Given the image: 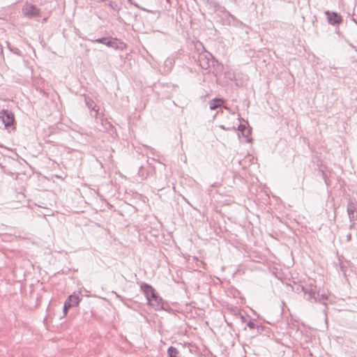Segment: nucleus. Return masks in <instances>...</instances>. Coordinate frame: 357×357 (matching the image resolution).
<instances>
[{"instance_id":"obj_21","label":"nucleus","mask_w":357,"mask_h":357,"mask_svg":"<svg viewBox=\"0 0 357 357\" xmlns=\"http://www.w3.org/2000/svg\"><path fill=\"white\" fill-rule=\"evenodd\" d=\"M220 128L222 130H232V129H235V127L233 126V127H228V128H226L225 126L223 125H221L220 126Z\"/></svg>"},{"instance_id":"obj_22","label":"nucleus","mask_w":357,"mask_h":357,"mask_svg":"<svg viewBox=\"0 0 357 357\" xmlns=\"http://www.w3.org/2000/svg\"><path fill=\"white\" fill-rule=\"evenodd\" d=\"M347 241H351V234L350 233L347 234Z\"/></svg>"},{"instance_id":"obj_25","label":"nucleus","mask_w":357,"mask_h":357,"mask_svg":"<svg viewBox=\"0 0 357 357\" xmlns=\"http://www.w3.org/2000/svg\"><path fill=\"white\" fill-rule=\"evenodd\" d=\"M142 170V168L141 167L139 171V174H140L141 171Z\"/></svg>"},{"instance_id":"obj_14","label":"nucleus","mask_w":357,"mask_h":357,"mask_svg":"<svg viewBox=\"0 0 357 357\" xmlns=\"http://www.w3.org/2000/svg\"><path fill=\"white\" fill-rule=\"evenodd\" d=\"M239 131L242 132L243 135L245 137H248L250 134V130L249 129H246L245 125L240 124L238 127Z\"/></svg>"},{"instance_id":"obj_12","label":"nucleus","mask_w":357,"mask_h":357,"mask_svg":"<svg viewBox=\"0 0 357 357\" xmlns=\"http://www.w3.org/2000/svg\"><path fill=\"white\" fill-rule=\"evenodd\" d=\"M79 298L78 296L76 295L69 296L67 300L65 301V303H68V304H70V307L77 305L79 304Z\"/></svg>"},{"instance_id":"obj_6","label":"nucleus","mask_w":357,"mask_h":357,"mask_svg":"<svg viewBox=\"0 0 357 357\" xmlns=\"http://www.w3.org/2000/svg\"><path fill=\"white\" fill-rule=\"evenodd\" d=\"M149 304L156 310L162 309L164 305L162 298L160 297L157 293H155L153 297L150 298Z\"/></svg>"},{"instance_id":"obj_9","label":"nucleus","mask_w":357,"mask_h":357,"mask_svg":"<svg viewBox=\"0 0 357 357\" xmlns=\"http://www.w3.org/2000/svg\"><path fill=\"white\" fill-rule=\"evenodd\" d=\"M126 44L116 38H112V48L123 50L126 48Z\"/></svg>"},{"instance_id":"obj_16","label":"nucleus","mask_w":357,"mask_h":357,"mask_svg":"<svg viewBox=\"0 0 357 357\" xmlns=\"http://www.w3.org/2000/svg\"><path fill=\"white\" fill-rule=\"evenodd\" d=\"M70 308V304H68L66 303H64V305H63V314H64V316L66 315L67 312H68V310Z\"/></svg>"},{"instance_id":"obj_11","label":"nucleus","mask_w":357,"mask_h":357,"mask_svg":"<svg viewBox=\"0 0 357 357\" xmlns=\"http://www.w3.org/2000/svg\"><path fill=\"white\" fill-rule=\"evenodd\" d=\"M85 103L89 109L95 112L94 116L97 118L99 109L95 102L89 98H85Z\"/></svg>"},{"instance_id":"obj_23","label":"nucleus","mask_w":357,"mask_h":357,"mask_svg":"<svg viewBox=\"0 0 357 357\" xmlns=\"http://www.w3.org/2000/svg\"><path fill=\"white\" fill-rule=\"evenodd\" d=\"M19 52L20 50L17 49L14 52L17 54H19Z\"/></svg>"},{"instance_id":"obj_15","label":"nucleus","mask_w":357,"mask_h":357,"mask_svg":"<svg viewBox=\"0 0 357 357\" xmlns=\"http://www.w3.org/2000/svg\"><path fill=\"white\" fill-rule=\"evenodd\" d=\"M167 353L169 357H176L178 351L176 348L170 347L167 350Z\"/></svg>"},{"instance_id":"obj_3","label":"nucleus","mask_w":357,"mask_h":357,"mask_svg":"<svg viewBox=\"0 0 357 357\" xmlns=\"http://www.w3.org/2000/svg\"><path fill=\"white\" fill-rule=\"evenodd\" d=\"M0 119L6 128L13 125L15 121L14 114L8 109H2L0 111Z\"/></svg>"},{"instance_id":"obj_19","label":"nucleus","mask_w":357,"mask_h":357,"mask_svg":"<svg viewBox=\"0 0 357 357\" xmlns=\"http://www.w3.org/2000/svg\"><path fill=\"white\" fill-rule=\"evenodd\" d=\"M247 326H248L250 329H254V328H255V327H256V324H255V323L254 321H250L248 323Z\"/></svg>"},{"instance_id":"obj_17","label":"nucleus","mask_w":357,"mask_h":357,"mask_svg":"<svg viewBox=\"0 0 357 357\" xmlns=\"http://www.w3.org/2000/svg\"><path fill=\"white\" fill-rule=\"evenodd\" d=\"M107 40V37H103V38H98L95 40L96 43H102V44H105V41Z\"/></svg>"},{"instance_id":"obj_18","label":"nucleus","mask_w":357,"mask_h":357,"mask_svg":"<svg viewBox=\"0 0 357 357\" xmlns=\"http://www.w3.org/2000/svg\"><path fill=\"white\" fill-rule=\"evenodd\" d=\"M165 65L167 66H169L170 67H172L173 66V63H174V61L172 59H167L166 61H165Z\"/></svg>"},{"instance_id":"obj_7","label":"nucleus","mask_w":357,"mask_h":357,"mask_svg":"<svg viewBox=\"0 0 357 357\" xmlns=\"http://www.w3.org/2000/svg\"><path fill=\"white\" fill-rule=\"evenodd\" d=\"M141 289L143 291L144 294H145V296L149 301L150 300L151 297H153L155 293V290L149 284L146 283H143L141 285Z\"/></svg>"},{"instance_id":"obj_1","label":"nucleus","mask_w":357,"mask_h":357,"mask_svg":"<svg viewBox=\"0 0 357 357\" xmlns=\"http://www.w3.org/2000/svg\"><path fill=\"white\" fill-rule=\"evenodd\" d=\"M301 289L305 295L309 296L307 298V300L314 299L315 302H319L324 305H327L326 301L328 300V295L326 294H319L316 285L310 284L306 286L301 287Z\"/></svg>"},{"instance_id":"obj_24","label":"nucleus","mask_w":357,"mask_h":357,"mask_svg":"<svg viewBox=\"0 0 357 357\" xmlns=\"http://www.w3.org/2000/svg\"><path fill=\"white\" fill-rule=\"evenodd\" d=\"M326 310H327V308H325L324 310V314H325L326 316Z\"/></svg>"},{"instance_id":"obj_8","label":"nucleus","mask_w":357,"mask_h":357,"mask_svg":"<svg viewBox=\"0 0 357 357\" xmlns=\"http://www.w3.org/2000/svg\"><path fill=\"white\" fill-rule=\"evenodd\" d=\"M356 211V204L350 201L347 204V213L351 222L355 220V213Z\"/></svg>"},{"instance_id":"obj_4","label":"nucleus","mask_w":357,"mask_h":357,"mask_svg":"<svg viewBox=\"0 0 357 357\" xmlns=\"http://www.w3.org/2000/svg\"><path fill=\"white\" fill-rule=\"evenodd\" d=\"M23 13L25 16L32 18L38 16L40 10L36 6L27 4L23 8Z\"/></svg>"},{"instance_id":"obj_2","label":"nucleus","mask_w":357,"mask_h":357,"mask_svg":"<svg viewBox=\"0 0 357 357\" xmlns=\"http://www.w3.org/2000/svg\"><path fill=\"white\" fill-rule=\"evenodd\" d=\"M214 58L213 55L206 51L203 50L199 53L197 56V63L199 66L204 70H208L211 67L212 63H213Z\"/></svg>"},{"instance_id":"obj_20","label":"nucleus","mask_w":357,"mask_h":357,"mask_svg":"<svg viewBox=\"0 0 357 357\" xmlns=\"http://www.w3.org/2000/svg\"><path fill=\"white\" fill-rule=\"evenodd\" d=\"M105 45L107 47H112V38H107Z\"/></svg>"},{"instance_id":"obj_5","label":"nucleus","mask_w":357,"mask_h":357,"mask_svg":"<svg viewBox=\"0 0 357 357\" xmlns=\"http://www.w3.org/2000/svg\"><path fill=\"white\" fill-rule=\"evenodd\" d=\"M325 15L327 17L328 22L330 24L335 25L342 22V19L340 15L335 12H330L326 10Z\"/></svg>"},{"instance_id":"obj_10","label":"nucleus","mask_w":357,"mask_h":357,"mask_svg":"<svg viewBox=\"0 0 357 357\" xmlns=\"http://www.w3.org/2000/svg\"><path fill=\"white\" fill-rule=\"evenodd\" d=\"M112 128V125L105 119H100V124L98 125V129L100 131L105 132L109 131Z\"/></svg>"},{"instance_id":"obj_13","label":"nucleus","mask_w":357,"mask_h":357,"mask_svg":"<svg viewBox=\"0 0 357 357\" xmlns=\"http://www.w3.org/2000/svg\"><path fill=\"white\" fill-rule=\"evenodd\" d=\"M223 103V100L220 98H215L210 101L209 107L211 110H215Z\"/></svg>"}]
</instances>
